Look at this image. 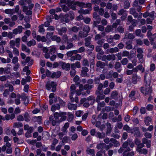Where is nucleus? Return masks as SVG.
I'll return each mask as SVG.
<instances>
[{
	"label": "nucleus",
	"instance_id": "f257e3e1",
	"mask_svg": "<svg viewBox=\"0 0 156 156\" xmlns=\"http://www.w3.org/2000/svg\"><path fill=\"white\" fill-rule=\"evenodd\" d=\"M25 3H27L28 4L29 7L30 9H31L34 7V5L31 3V1L30 0H21L19 2V4L21 5H25ZM23 11L27 15H30L32 13V11L30 9L28 10V7L27 6H23Z\"/></svg>",
	"mask_w": 156,
	"mask_h": 156
},
{
	"label": "nucleus",
	"instance_id": "f03ea898",
	"mask_svg": "<svg viewBox=\"0 0 156 156\" xmlns=\"http://www.w3.org/2000/svg\"><path fill=\"white\" fill-rule=\"evenodd\" d=\"M66 113L65 112H61L60 113L56 112L54 113V117L56 121H62L66 119Z\"/></svg>",
	"mask_w": 156,
	"mask_h": 156
},
{
	"label": "nucleus",
	"instance_id": "7ed1b4c3",
	"mask_svg": "<svg viewBox=\"0 0 156 156\" xmlns=\"http://www.w3.org/2000/svg\"><path fill=\"white\" fill-rule=\"evenodd\" d=\"M141 92L145 95L150 94L152 92V89L149 84L145 87L141 88Z\"/></svg>",
	"mask_w": 156,
	"mask_h": 156
},
{
	"label": "nucleus",
	"instance_id": "20e7f679",
	"mask_svg": "<svg viewBox=\"0 0 156 156\" xmlns=\"http://www.w3.org/2000/svg\"><path fill=\"white\" fill-rule=\"evenodd\" d=\"M56 83L54 82H48L46 85L47 89L48 90H51L52 88V91L55 92L56 90Z\"/></svg>",
	"mask_w": 156,
	"mask_h": 156
},
{
	"label": "nucleus",
	"instance_id": "39448f33",
	"mask_svg": "<svg viewBox=\"0 0 156 156\" xmlns=\"http://www.w3.org/2000/svg\"><path fill=\"white\" fill-rule=\"evenodd\" d=\"M90 30V28L88 26H85L83 28V32H80L79 34V36L81 37L87 36Z\"/></svg>",
	"mask_w": 156,
	"mask_h": 156
},
{
	"label": "nucleus",
	"instance_id": "423d86ee",
	"mask_svg": "<svg viewBox=\"0 0 156 156\" xmlns=\"http://www.w3.org/2000/svg\"><path fill=\"white\" fill-rule=\"evenodd\" d=\"M76 5L79 6L80 9H82V8H86L87 7H91V4L90 3H87L86 4L83 2H76Z\"/></svg>",
	"mask_w": 156,
	"mask_h": 156
},
{
	"label": "nucleus",
	"instance_id": "0eeeda50",
	"mask_svg": "<svg viewBox=\"0 0 156 156\" xmlns=\"http://www.w3.org/2000/svg\"><path fill=\"white\" fill-rule=\"evenodd\" d=\"M115 59V57L114 55H104L101 58L102 60L104 61L106 60L109 61L114 60Z\"/></svg>",
	"mask_w": 156,
	"mask_h": 156
},
{
	"label": "nucleus",
	"instance_id": "6e6552de",
	"mask_svg": "<svg viewBox=\"0 0 156 156\" xmlns=\"http://www.w3.org/2000/svg\"><path fill=\"white\" fill-rule=\"evenodd\" d=\"M76 89V86L74 84L72 85L70 87L71 94L70 95V98L72 101H73L74 100V98H73V96L75 93L76 91H75V90Z\"/></svg>",
	"mask_w": 156,
	"mask_h": 156
},
{
	"label": "nucleus",
	"instance_id": "1a4fd4ad",
	"mask_svg": "<svg viewBox=\"0 0 156 156\" xmlns=\"http://www.w3.org/2000/svg\"><path fill=\"white\" fill-rule=\"evenodd\" d=\"M60 64L63 69H65L66 70H69L70 66L69 63H66L64 62H60Z\"/></svg>",
	"mask_w": 156,
	"mask_h": 156
},
{
	"label": "nucleus",
	"instance_id": "9d476101",
	"mask_svg": "<svg viewBox=\"0 0 156 156\" xmlns=\"http://www.w3.org/2000/svg\"><path fill=\"white\" fill-rule=\"evenodd\" d=\"M23 28L22 26H19L17 28L14 29L12 31V33L15 35L17 34L18 33L20 34L23 31Z\"/></svg>",
	"mask_w": 156,
	"mask_h": 156
},
{
	"label": "nucleus",
	"instance_id": "9b49d317",
	"mask_svg": "<svg viewBox=\"0 0 156 156\" xmlns=\"http://www.w3.org/2000/svg\"><path fill=\"white\" fill-rule=\"evenodd\" d=\"M22 64L24 66L26 65V63H28V65L29 66H30L33 64V61L32 59H31L30 57H27L26 59V62H24L23 61L21 62Z\"/></svg>",
	"mask_w": 156,
	"mask_h": 156
},
{
	"label": "nucleus",
	"instance_id": "f8f14e48",
	"mask_svg": "<svg viewBox=\"0 0 156 156\" xmlns=\"http://www.w3.org/2000/svg\"><path fill=\"white\" fill-rule=\"evenodd\" d=\"M88 71V69L86 67H83L82 68V69L81 71V75L82 76H89V75L87 74V72Z\"/></svg>",
	"mask_w": 156,
	"mask_h": 156
},
{
	"label": "nucleus",
	"instance_id": "ddd939ff",
	"mask_svg": "<svg viewBox=\"0 0 156 156\" xmlns=\"http://www.w3.org/2000/svg\"><path fill=\"white\" fill-rule=\"evenodd\" d=\"M110 97L112 99H118L119 97L118 92L116 90L113 91L111 93Z\"/></svg>",
	"mask_w": 156,
	"mask_h": 156
},
{
	"label": "nucleus",
	"instance_id": "4468645a",
	"mask_svg": "<svg viewBox=\"0 0 156 156\" xmlns=\"http://www.w3.org/2000/svg\"><path fill=\"white\" fill-rule=\"evenodd\" d=\"M142 142L143 144L146 145L147 147L149 148L151 146V141L150 140H148L145 138H144L142 139Z\"/></svg>",
	"mask_w": 156,
	"mask_h": 156
},
{
	"label": "nucleus",
	"instance_id": "2eb2a0df",
	"mask_svg": "<svg viewBox=\"0 0 156 156\" xmlns=\"http://www.w3.org/2000/svg\"><path fill=\"white\" fill-rule=\"evenodd\" d=\"M140 79V77L138 76L136 74H133L132 78V81L134 84L136 83L137 81H139Z\"/></svg>",
	"mask_w": 156,
	"mask_h": 156
},
{
	"label": "nucleus",
	"instance_id": "dca6fc26",
	"mask_svg": "<svg viewBox=\"0 0 156 156\" xmlns=\"http://www.w3.org/2000/svg\"><path fill=\"white\" fill-rule=\"evenodd\" d=\"M89 8V9L85 10H84L83 9H80L78 10V12L80 14H88L90 13L92 9L91 7Z\"/></svg>",
	"mask_w": 156,
	"mask_h": 156
},
{
	"label": "nucleus",
	"instance_id": "f3484780",
	"mask_svg": "<svg viewBox=\"0 0 156 156\" xmlns=\"http://www.w3.org/2000/svg\"><path fill=\"white\" fill-rule=\"evenodd\" d=\"M80 102L81 104L83 103V106L85 107H88L89 106V102L87 101V99L86 98L82 99Z\"/></svg>",
	"mask_w": 156,
	"mask_h": 156
},
{
	"label": "nucleus",
	"instance_id": "a211bd4d",
	"mask_svg": "<svg viewBox=\"0 0 156 156\" xmlns=\"http://www.w3.org/2000/svg\"><path fill=\"white\" fill-rule=\"evenodd\" d=\"M81 59V56L79 54H76L75 56H72L70 58V60L74 61L75 60H80Z\"/></svg>",
	"mask_w": 156,
	"mask_h": 156
},
{
	"label": "nucleus",
	"instance_id": "6ab92c4d",
	"mask_svg": "<svg viewBox=\"0 0 156 156\" xmlns=\"http://www.w3.org/2000/svg\"><path fill=\"white\" fill-rule=\"evenodd\" d=\"M53 16L52 18L51 16H48L47 17V21L44 23V26L45 27H48L50 25V23L51 22V19L53 18Z\"/></svg>",
	"mask_w": 156,
	"mask_h": 156
},
{
	"label": "nucleus",
	"instance_id": "aec40b11",
	"mask_svg": "<svg viewBox=\"0 0 156 156\" xmlns=\"http://www.w3.org/2000/svg\"><path fill=\"white\" fill-rule=\"evenodd\" d=\"M86 152L89 155L91 156H95L94 150L93 149H91L89 147L87 148L86 150Z\"/></svg>",
	"mask_w": 156,
	"mask_h": 156
},
{
	"label": "nucleus",
	"instance_id": "412c9836",
	"mask_svg": "<svg viewBox=\"0 0 156 156\" xmlns=\"http://www.w3.org/2000/svg\"><path fill=\"white\" fill-rule=\"evenodd\" d=\"M136 151L140 154H147V150L144 148L141 149L139 148H137Z\"/></svg>",
	"mask_w": 156,
	"mask_h": 156
},
{
	"label": "nucleus",
	"instance_id": "4be33fe9",
	"mask_svg": "<svg viewBox=\"0 0 156 156\" xmlns=\"http://www.w3.org/2000/svg\"><path fill=\"white\" fill-rule=\"evenodd\" d=\"M69 126V123L68 122L66 123L64 126L62 128L61 131L64 132L65 134H66L67 133V129Z\"/></svg>",
	"mask_w": 156,
	"mask_h": 156
},
{
	"label": "nucleus",
	"instance_id": "5701e85b",
	"mask_svg": "<svg viewBox=\"0 0 156 156\" xmlns=\"http://www.w3.org/2000/svg\"><path fill=\"white\" fill-rule=\"evenodd\" d=\"M36 39L38 41H41L42 42H45L47 41V39L45 37H41L39 35L37 36Z\"/></svg>",
	"mask_w": 156,
	"mask_h": 156
},
{
	"label": "nucleus",
	"instance_id": "b1692460",
	"mask_svg": "<svg viewBox=\"0 0 156 156\" xmlns=\"http://www.w3.org/2000/svg\"><path fill=\"white\" fill-rule=\"evenodd\" d=\"M107 41L109 43H113V44L112 45H114L115 44V43L113 41V38L112 35H108L107 37Z\"/></svg>",
	"mask_w": 156,
	"mask_h": 156
},
{
	"label": "nucleus",
	"instance_id": "393cba45",
	"mask_svg": "<svg viewBox=\"0 0 156 156\" xmlns=\"http://www.w3.org/2000/svg\"><path fill=\"white\" fill-rule=\"evenodd\" d=\"M130 13L133 15L135 18H137L138 16V13L136 12L135 9L132 8L130 9Z\"/></svg>",
	"mask_w": 156,
	"mask_h": 156
},
{
	"label": "nucleus",
	"instance_id": "a878e982",
	"mask_svg": "<svg viewBox=\"0 0 156 156\" xmlns=\"http://www.w3.org/2000/svg\"><path fill=\"white\" fill-rule=\"evenodd\" d=\"M76 2H74L73 1H72L71 2H70L69 3H68L67 5L69 7H70V8L73 10H76Z\"/></svg>",
	"mask_w": 156,
	"mask_h": 156
},
{
	"label": "nucleus",
	"instance_id": "bb28decb",
	"mask_svg": "<svg viewBox=\"0 0 156 156\" xmlns=\"http://www.w3.org/2000/svg\"><path fill=\"white\" fill-rule=\"evenodd\" d=\"M133 133L134 135H136V136H140V133L139 130L138 128L136 127L133 129Z\"/></svg>",
	"mask_w": 156,
	"mask_h": 156
},
{
	"label": "nucleus",
	"instance_id": "cd10ccee",
	"mask_svg": "<svg viewBox=\"0 0 156 156\" xmlns=\"http://www.w3.org/2000/svg\"><path fill=\"white\" fill-rule=\"evenodd\" d=\"M61 75V72L60 71H58L56 72H54L51 75V77L52 78L59 77Z\"/></svg>",
	"mask_w": 156,
	"mask_h": 156
},
{
	"label": "nucleus",
	"instance_id": "c85d7f7f",
	"mask_svg": "<svg viewBox=\"0 0 156 156\" xmlns=\"http://www.w3.org/2000/svg\"><path fill=\"white\" fill-rule=\"evenodd\" d=\"M123 129L127 131L128 133H133V129L129 127L127 125H126L123 127Z\"/></svg>",
	"mask_w": 156,
	"mask_h": 156
},
{
	"label": "nucleus",
	"instance_id": "c756f323",
	"mask_svg": "<svg viewBox=\"0 0 156 156\" xmlns=\"http://www.w3.org/2000/svg\"><path fill=\"white\" fill-rule=\"evenodd\" d=\"M58 34L60 35H62L63 33H65L66 32L67 30L66 27H62L61 29L57 28Z\"/></svg>",
	"mask_w": 156,
	"mask_h": 156
},
{
	"label": "nucleus",
	"instance_id": "7c9ffc66",
	"mask_svg": "<svg viewBox=\"0 0 156 156\" xmlns=\"http://www.w3.org/2000/svg\"><path fill=\"white\" fill-rule=\"evenodd\" d=\"M95 135L96 137L99 138L101 139L105 137V134L103 133H101L99 132H98L96 133Z\"/></svg>",
	"mask_w": 156,
	"mask_h": 156
},
{
	"label": "nucleus",
	"instance_id": "2f4dec72",
	"mask_svg": "<svg viewBox=\"0 0 156 156\" xmlns=\"http://www.w3.org/2000/svg\"><path fill=\"white\" fill-rule=\"evenodd\" d=\"M51 39L52 41H56L58 43L60 42L61 41L60 37L56 35H54L52 37Z\"/></svg>",
	"mask_w": 156,
	"mask_h": 156
},
{
	"label": "nucleus",
	"instance_id": "473e14b6",
	"mask_svg": "<svg viewBox=\"0 0 156 156\" xmlns=\"http://www.w3.org/2000/svg\"><path fill=\"white\" fill-rule=\"evenodd\" d=\"M21 97V96L19 94H17V98L15 99V103L16 105H19L20 103V99Z\"/></svg>",
	"mask_w": 156,
	"mask_h": 156
},
{
	"label": "nucleus",
	"instance_id": "72a5a7b5",
	"mask_svg": "<svg viewBox=\"0 0 156 156\" xmlns=\"http://www.w3.org/2000/svg\"><path fill=\"white\" fill-rule=\"evenodd\" d=\"M60 107V105L58 104H57L56 105H53L51 108V111L52 112H55L56 110H58Z\"/></svg>",
	"mask_w": 156,
	"mask_h": 156
},
{
	"label": "nucleus",
	"instance_id": "f704fd0d",
	"mask_svg": "<svg viewBox=\"0 0 156 156\" xmlns=\"http://www.w3.org/2000/svg\"><path fill=\"white\" fill-rule=\"evenodd\" d=\"M77 105L76 104H71L69 103L68 104V108L70 110H75L76 109Z\"/></svg>",
	"mask_w": 156,
	"mask_h": 156
},
{
	"label": "nucleus",
	"instance_id": "c9c22d12",
	"mask_svg": "<svg viewBox=\"0 0 156 156\" xmlns=\"http://www.w3.org/2000/svg\"><path fill=\"white\" fill-rule=\"evenodd\" d=\"M105 104L104 101H102L100 103H98L97 106V110L98 111L100 110L102 107H103L105 106Z\"/></svg>",
	"mask_w": 156,
	"mask_h": 156
},
{
	"label": "nucleus",
	"instance_id": "e433bc0d",
	"mask_svg": "<svg viewBox=\"0 0 156 156\" xmlns=\"http://www.w3.org/2000/svg\"><path fill=\"white\" fill-rule=\"evenodd\" d=\"M36 44V42L34 39L30 41L27 43V46L29 47H30L32 46H34Z\"/></svg>",
	"mask_w": 156,
	"mask_h": 156
},
{
	"label": "nucleus",
	"instance_id": "4c0bfd02",
	"mask_svg": "<svg viewBox=\"0 0 156 156\" xmlns=\"http://www.w3.org/2000/svg\"><path fill=\"white\" fill-rule=\"evenodd\" d=\"M151 118L149 117L145 118L144 121L146 125L147 126H148L150 124L149 122H151Z\"/></svg>",
	"mask_w": 156,
	"mask_h": 156
},
{
	"label": "nucleus",
	"instance_id": "58836bf2",
	"mask_svg": "<svg viewBox=\"0 0 156 156\" xmlns=\"http://www.w3.org/2000/svg\"><path fill=\"white\" fill-rule=\"evenodd\" d=\"M119 49L117 47H115L114 48H111L108 50V51L111 53L117 52L119 51Z\"/></svg>",
	"mask_w": 156,
	"mask_h": 156
},
{
	"label": "nucleus",
	"instance_id": "ea45409f",
	"mask_svg": "<svg viewBox=\"0 0 156 156\" xmlns=\"http://www.w3.org/2000/svg\"><path fill=\"white\" fill-rule=\"evenodd\" d=\"M93 86L92 85H89L88 84H86L84 88L85 90H87V93L89 94L90 92L89 90L92 88Z\"/></svg>",
	"mask_w": 156,
	"mask_h": 156
},
{
	"label": "nucleus",
	"instance_id": "a19ab883",
	"mask_svg": "<svg viewBox=\"0 0 156 156\" xmlns=\"http://www.w3.org/2000/svg\"><path fill=\"white\" fill-rule=\"evenodd\" d=\"M58 140L56 139H55L52 142V144L51 146V150H53L55 149V145L58 143Z\"/></svg>",
	"mask_w": 156,
	"mask_h": 156
},
{
	"label": "nucleus",
	"instance_id": "79ce46f5",
	"mask_svg": "<svg viewBox=\"0 0 156 156\" xmlns=\"http://www.w3.org/2000/svg\"><path fill=\"white\" fill-rule=\"evenodd\" d=\"M5 12L6 14L12 15L14 13V9H6L5 10Z\"/></svg>",
	"mask_w": 156,
	"mask_h": 156
},
{
	"label": "nucleus",
	"instance_id": "37998d69",
	"mask_svg": "<svg viewBox=\"0 0 156 156\" xmlns=\"http://www.w3.org/2000/svg\"><path fill=\"white\" fill-rule=\"evenodd\" d=\"M23 124L20 122H16L14 123L13 127L14 128H19L23 126Z\"/></svg>",
	"mask_w": 156,
	"mask_h": 156
},
{
	"label": "nucleus",
	"instance_id": "c03bdc74",
	"mask_svg": "<svg viewBox=\"0 0 156 156\" xmlns=\"http://www.w3.org/2000/svg\"><path fill=\"white\" fill-rule=\"evenodd\" d=\"M106 145L104 143H101L97 144V148L98 149L104 148Z\"/></svg>",
	"mask_w": 156,
	"mask_h": 156
},
{
	"label": "nucleus",
	"instance_id": "a18cd8bd",
	"mask_svg": "<svg viewBox=\"0 0 156 156\" xmlns=\"http://www.w3.org/2000/svg\"><path fill=\"white\" fill-rule=\"evenodd\" d=\"M113 29L112 27L110 25H108L105 28V31L106 32H109L113 31Z\"/></svg>",
	"mask_w": 156,
	"mask_h": 156
},
{
	"label": "nucleus",
	"instance_id": "49530a36",
	"mask_svg": "<svg viewBox=\"0 0 156 156\" xmlns=\"http://www.w3.org/2000/svg\"><path fill=\"white\" fill-rule=\"evenodd\" d=\"M56 51V47L55 46H52L51 47V48L50 49L49 53L51 54L55 53Z\"/></svg>",
	"mask_w": 156,
	"mask_h": 156
},
{
	"label": "nucleus",
	"instance_id": "de8ad7c7",
	"mask_svg": "<svg viewBox=\"0 0 156 156\" xmlns=\"http://www.w3.org/2000/svg\"><path fill=\"white\" fill-rule=\"evenodd\" d=\"M134 155V152L133 151L128 153H127L126 152H125L123 153V156H133Z\"/></svg>",
	"mask_w": 156,
	"mask_h": 156
},
{
	"label": "nucleus",
	"instance_id": "09e8293b",
	"mask_svg": "<svg viewBox=\"0 0 156 156\" xmlns=\"http://www.w3.org/2000/svg\"><path fill=\"white\" fill-rule=\"evenodd\" d=\"M137 57L139 59V62L142 63L144 62L143 55L141 54H138L137 55Z\"/></svg>",
	"mask_w": 156,
	"mask_h": 156
},
{
	"label": "nucleus",
	"instance_id": "8fccbe9b",
	"mask_svg": "<svg viewBox=\"0 0 156 156\" xmlns=\"http://www.w3.org/2000/svg\"><path fill=\"white\" fill-rule=\"evenodd\" d=\"M104 64V63L100 61H99L97 62V66L98 67H99L100 68H102L105 66Z\"/></svg>",
	"mask_w": 156,
	"mask_h": 156
},
{
	"label": "nucleus",
	"instance_id": "3c124183",
	"mask_svg": "<svg viewBox=\"0 0 156 156\" xmlns=\"http://www.w3.org/2000/svg\"><path fill=\"white\" fill-rule=\"evenodd\" d=\"M105 97L104 95H101V96H98L96 99V101L99 102L101 100H102L104 99Z\"/></svg>",
	"mask_w": 156,
	"mask_h": 156
},
{
	"label": "nucleus",
	"instance_id": "603ef678",
	"mask_svg": "<svg viewBox=\"0 0 156 156\" xmlns=\"http://www.w3.org/2000/svg\"><path fill=\"white\" fill-rule=\"evenodd\" d=\"M136 67L138 70H140L142 73H143L144 72V69L142 65H139Z\"/></svg>",
	"mask_w": 156,
	"mask_h": 156
},
{
	"label": "nucleus",
	"instance_id": "864d4df0",
	"mask_svg": "<svg viewBox=\"0 0 156 156\" xmlns=\"http://www.w3.org/2000/svg\"><path fill=\"white\" fill-rule=\"evenodd\" d=\"M96 51L98 52H99L101 54L103 55L104 54V51L101 50V49L100 47L98 46H96Z\"/></svg>",
	"mask_w": 156,
	"mask_h": 156
},
{
	"label": "nucleus",
	"instance_id": "5fc2aeb1",
	"mask_svg": "<svg viewBox=\"0 0 156 156\" xmlns=\"http://www.w3.org/2000/svg\"><path fill=\"white\" fill-rule=\"evenodd\" d=\"M74 117V115L72 113H69L68 118V120L69 122H71Z\"/></svg>",
	"mask_w": 156,
	"mask_h": 156
},
{
	"label": "nucleus",
	"instance_id": "6e6d98bb",
	"mask_svg": "<svg viewBox=\"0 0 156 156\" xmlns=\"http://www.w3.org/2000/svg\"><path fill=\"white\" fill-rule=\"evenodd\" d=\"M43 25H41L39 26V30L38 31L40 33H42L43 34L44 33L45 31V30L43 28Z\"/></svg>",
	"mask_w": 156,
	"mask_h": 156
},
{
	"label": "nucleus",
	"instance_id": "4d7b16f0",
	"mask_svg": "<svg viewBox=\"0 0 156 156\" xmlns=\"http://www.w3.org/2000/svg\"><path fill=\"white\" fill-rule=\"evenodd\" d=\"M120 66L121 64L119 62H116L115 65V67L119 72H120V69H119L120 68Z\"/></svg>",
	"mask_w": 156,
	"mask_h": 156
},
{
	"label": "nucleus",
	"instance_id": "13d9d810",
	"mask_svg": "<svg viewBox=\"0 0 156 156\" xmlns=\"http://www.w3.org/2000/svg\"><path fill=\"white\" fill-rule=\"evenodd\" d=\"M125 13H127L126 10L123 9H120L118 12V14L119 15H123V14Z\"/></svg>",
	"mask_w": 156,
	"mask_h": 156
},
{
	"label": "nucleus",
	"instance_id": "bf43d9fd",
	"mask_svg": "<svg viewBox=\"0 0 156 156\" xmlns=\"http://www.w3.org/2000/svg\"><path fill=\"white\" fill-rule=\"evenodd\" d=\"M144 136L146 138L151 139L152 136V134L148 132H146L144 134Z\"/></svg>",
	"mask_w": 156,
	"mask_h": 156
},
{
	"label": "nucleus",
	"instance_id": "052dcab7",
	"mask_svg": "<svg viewBox=\"0 0 156 156\" xmlns=\"http://www.w3.org/2000/svg\"><path fill=\"white\" fill-rule=\"evenodd\" d=\"M20 41V39L19 38H17L16 39L15 43L16 44V47H19Z\"/></svg>",
	"mask_w": 156,
	"mask_h": 156
},
{
	"label": "nucleus",
	"instance_id": "680f3d73",
	"mask_svg": "<svg viewBox=\"0 0 156 156\" xmlns=\"http://www.w3.org/2000/svg\"><path fill=\"white\" fill-rule=\"evenodd\" d=\"M18 61V58L16 56L14 57L12 60V62L14 64H17Z\"/></svg>",
	"mask_w": 156,
	"mask_h": 156
},
{
	"label": "nucleus",
	"instance_id": "e2e57ef3",
	"mask_svg": "<svg viewBox=\"0 0 156 156\" xmlns=\"http://www.w3.org/2000/svg\"><path fill=\"white\" fill-rule=\"evenodd\" d=\"M13 53L16 55H19V52L18 49L15 48H13Z\"/></svg>",
	"mask_w": 156,
	"mask_h": 156
},
{
	"label": "nucleus",
	"instance_id": "0e129e2a",
	"mask_svg": "<svg viewBox=\"0 0 156 156\" xmlns=\"http://www.w3.org/2000/svg\"><path fill=\"white\" fill-rule=\"evenodd\" d=\"M9 94V90L8 89L5 90L3 94L4 97H7Z\"/></svg>",
	"mask_w": 156,
	"mask_h": 156
},
{
	"label": "nucleus",
	"instance_id": "69168bd1",
	"mask_svg": "<svg viewBox=\"0 0 156 156\" xmlns=\"http://www.w3.org/2000/svg\"><path fill=\"white\" fill-rule=\"evenodd\" d=\"M15 12L17 13H21V10H19V7L18 5H16L14 10V12Z\"/></svg>",
	"mask_w": 156,
	"mask_h": 156
},
{
	"label": "nucleus",
	"instance_id": "338daca9",
	"mask_svg": "<svg viewBox=\"0 0 156 156\" xmlns=\"http://www.w3.org/2000/svg\"><path fill=\"white\" fill-rule=\"evenodd\" d=\"M149 16L151 18L154 19V17L156 16V13H155L154 12L152 11L150 13H149Z\"/></svg>",
	"mask_w": 156,
	"mask_h": 156
},
{
	"label": "nucleus",
	"instance_id": "774afa93",
	"mask_svg": "<svg viewBox=\"0 0 156 156\" xmlns=\"http://www.w3.org/2000/svg\"><path fill=\"white\" fill-rule=\"evenodd\" d=\"M15 154L16 156H20V150L18 148H16L15 149Z\"/></svg>",
	"mask_w": 156,
	"mask_h": 156
}]
</instances>
